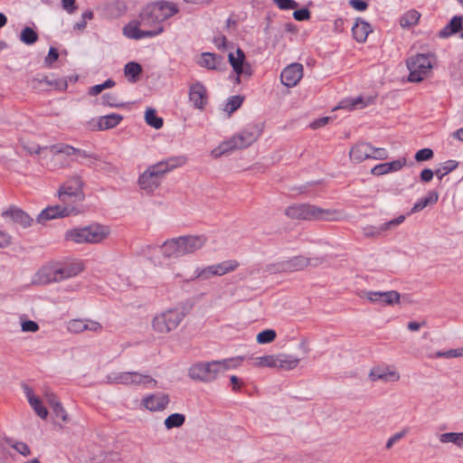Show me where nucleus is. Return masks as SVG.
I'll return each mask as SVG.
<instances>
[{
	"label": "nucleus",
	"instance_id": "f257e3e1",
	"mask_svg": "<svg viewBox=\"0 0 463 463\" xmlns=\"http://www.w3.org/2000/svg\"><path fill=\"white\" fill-rule=\"evenodd\" d=\"M207 242L204 235H186L166 241L161 246L162 254L166 258H180L195 253Z\"/></svg>",
	"mask_w": 463,
	"mask_h": 463
},
{
	"label": "nucleus",
	"instance_id": "f03ea898",
	"mask_svg": "<svg viewBox=\"0 0 463 463\" xmlns=\"http://www.w3.org/2000/svg\"><path fill=\"white\" fill-rule=\"evenodd\" d=\"M185 163L184 156L170 157L149 166L138 178L141 189L152 193L156 189L165 173Z\"/></svg>",
	"mask_w": 463,
	"mask_h": 463
},
{
	"label": "nucleus",
	"instance_id": "7ed1b4c3",
	"mask_svg": "<svg viewBox=\"0 0 463 463\" xmlns=\"http://www.w3.org/2000/svg\"><path fill=\"white\" fill-rule=\"evenodd\" d=\"M285 214L291 219L307 221H333L335 211L323 209L308 203L293 204L286 208Z\"/></svg>",
	"mask_w": 463,
	"mask_h": 463
},
{
	"label": "nucleus",
	"instance_id": "20e7f679",
	"mask_svg": "<svg viewBox=\"0 0 463 463\" xmlns=\"http://www.w3.org/2000/svg\"><path fill=\"white\" fill-rule=\"evenodd\" d=\"M261 133V128L258 125H250L239 134L233 136L229 141L222 143L213 153L215 156H221L229 150L242 149L250 146L257 140Z\"/></svg>",
	"mask_w": 463,
	"mask_h": 463
},
{
	"label": "nucleus",
	"instance_id": "39448f33",
	"mask_svg": "<svg viewBox=\"0 0 463 463\" xmlns=\"http://www.w3.org/2000/svg\"><path fill=\"white\" fill-rule=\"evenodd\" d=\"M261 133V128L258 125H250L239 134L233 136L229 141L222 143L213 153L215 156H221L229 150L242 149L250 146L257 140Z\"/></svg>",
	"mask_w": 463,
	"mask_h": 463
},
{
	"label": "nucleus",
	"instance_id": "423d86ee",
	"mask_svg": "<svg viewBox=\"0 0 463 463\" xmlns=\"http://www.w3.org/2000/svg\"><path fill=\"white\" fill-rule=\"evenodd\" d=\"M185 314L179 308H169L156 315L152 320V328L158 334H168L177 328Z\"/></svg>",
	"mask_w": 463,
	"mask_h": 463
},
{
	"label": "nucleus",
	"instance_id": "0eeeda50",
	"mask_svg": "<svg viewBox=\"0 0 463 463\" xmlns=\"http://www.w3.org/2000/svg\"><path fill=\"white\" fill-rule=\"evenodd\" d=\"M106 237L105 228L101 225H90L67 231L65 239L76 243H98Z\"/></svg>",
	"mask_w": 463,
	"mask_h": 463
},
{
	"label": "nucleus",
	"instance_id": "6e6552de",
	"mask_svg": "<svg viewBox=\"0 0 463 463\" xmlns=\"http://www.w3.org/2000/svg\"><path fill=\"white\" fill-rule=\"evenodd\" d=\"M407 68L410 71L409 81L420 82L430 72L432 64L429 55L417 54L407 60Z\"/></svg>",
	"mask_w": 463,
	"mask_h": 463
},
{
	"label": "nucleus",
	"instance_id": "1a4fd4ad",
	"mask_svg": "<svg viewBox=\"0 0 463 463\" xmlns=\"http://www.w3.org/2000/svg\"><path fill=\"white\" fill-rule=\"evenodd\" d=\"M215 361L200 362L193 364L188 371V375L194 381L202 383H212L219 375L218 365Z\"/></svg>",
	"mask_w": 463,
	"mask_h": 463
},
{
	"label": "nucleus",
	"instance_id": "9d476101",
	"mask_svg": "<svg viewBox=\"0 0 463 463\" xmlns=\"http://www.w3.org/2000/svg\"><path fill=\"white\" fill-rule=\"evenodd\" d=\"M83 181L78 175L71 177L60 186L58 190L59 200L74 198V201H83L85 195L82 191Z\"/></svg>",
	"mask_w": 463,
	"mask_h": 463
},
{
	"label": "nucleus",
	"instance_id": "9b49d317",
	"mask_svg": "<svg viewBox=\"0 0 463 463\" xmlns=\"http://www.w3.org/2000/svg\"><path fill=\"white\" fill-rule=\"evenodd\" d=\"M228 60L234 72L237 74V83H240L241 76H251L252 68L250 64L246 61L245 53L241 48H237L236 56L232 52H230L228 55Z\"/></svg>",
	"mask_w": 463,
	"mask_h": 463
},
{
	"label": "nucleus",
	"instance_id": "f8f14e48",
	"mask_svg": "<svg viewBox=\"0 0 463 463\" xmlns=\"http://www.w3.org/2000/svg\"><path fill=\"white\" fill-rule=\"evenodd\" d=\"M140 24L144 27L162 26L161 23L165 21L161 13V7H158L156 2L147 5L140 13Z\"/></svg>",
	"mask_w": 463,
	"mask_h": 463
},
{
	"label": "nucleus",
	"instance_id": "ddd939ff",
	"mask_svg": "<svg viewBox=\"0 0 463 463\" xmlns=\"http://www.w3.org/2000/svg\"><path fill=\"white\" fill-rule=\"evenodd\" d=\"M83 270V266L80 262L71 263L61 268H58L50 271L47 278L42 280L43 283H50L52 281H60L65 279L77 276Z\"/></svg>",
	"mask_w": 463,
	"mask_h": 463
},
{
	"label": "nucleus",
	"instance_id": "4468645a",
	"mask_svg": "<svg viewBox=\"0 0 463 463\" xmlns=\"http://www.w3.org/2000/svg\"><path fill=\"white\" fill-rule=\"evenodd\" d=\"M139 26H142L140 24V21H132L128 23L123 28L124 35L130 39L140 40L142 38L156 36L164 32L163 26H157L151 30H141L139 29Z\"/></svg>",
	"mask_w": 463,
	"mask_h": 463
},
{
	"label": "nucleus",
	"instance_id": "2eb2a0df",
	"mask_svg": "<svg viewBox=\"0 0 463 463\" xmlns=\"http://www.w3.org/2000/svg\"><path fill=\"white\" fill-rule=\"evenodd\" d=\"M363 295L373 304L383 306L394 305L400 302L401 295L396 290L390 291H364Z\"/></svg>",
	"mask_w": 463,
	"mask_h": 463
},
{
	"label": "nucleus",
	"instance_id": "dca6fc26",
	"mask_svg": "<svg viewBox=\"0 0 463 463\" xmlns=\"http://www.w3.org/2000/svg\"><path fill=\"white\" fill-rule=\"evenodd\" d=\"M123 119V117L118 113H111L92 118L90 121V128L93 131H103L117 127Z\"/></svg>",
	"mask_w": 463,
	"mask_h": 463
},
{
	"label": "nucleus",
	"instance_id": "f3484780",
	"mask_svg": "<svg viewBox=\"0 0 463 463\" xmlns=\"http://www.w3.org/2000/svg\"><path fill=\"white\" fill-rule=\"evenodd\" d=\"M303 77V66L300 63H292L287 66L280 74L282 84L287 87H294Z\"/></svg>",
	"mask_w": 463,
	"mask_h": 463
},
{
	"label": "nucleus",
	"instance_id": "a211bd4d",
	"mask_svg": "<svg viewBox=\"0 0 463 463\" xmlns=\"http://www.w3.org/2000/svg\"><path fill=\"white\" fill-rule=\"evenodd\" d=\"M189 99L195 109L203 110L208 102V95L205 87L199 81L190 87Z\"/></svg>",
	"mask_w": 463,
	"mask_h": 463
},
{
	"label": "nucleus",
	"instance_id": "6ab92c4d",
	"mask_svg": "<svg viewBox=\"0 0 463 463\" xmlns=\"http://www.w3.org/2000/svg\"><path fill=\"white\" fill-rule=\"evenodd\" d=\"M101 329L100 323L90 319H71L67 324V330L73 334L84 331L99 332Z\"/></svg>",
	"mask_w": 463,
	"mask_h": 463
},
{
	"label": "nucleus",
	"instance_id": "aec40b11",
	"mask_svg": "<svg viewBox=\"0 0 463 463\" xmlns=\"http://www.w3.org/2000/svg\"><path fill=\"white\" fill-rule=\"evenodd\" d=\"M169 402V395L163 392L150 394L142 400V404L151 411H164Z\"/></svg>",
	"mask_w": 463,
	"mask_h": 463
},
{
	"label": "nucleus",
	"instance_id": "412c9836",
	"mask_svg": "<svg viewBox=\"0 0 463 463\" xmlns=\"http://www.w3.org/2000/svg\"><path fill=\"white\" fill-rule=\"evenodd\" d=\"M73 212L72 207H61L60 204L48 206L41 212L37 217V221L40 223H43L46 221L62 218L71 215Z\"/></svg>",
	"mask_w": 463,
	"mask_h": 463
},
{
	"label": "nucleus",
	"instance_id": "4be33fe9",
	"mask_svg": "<svg viewBox=\"0 0 463 463\" xmlns=\"http://www.w3.org/2000/svg\"><path fill=\"white\" fill-rule=\"evenodd\" d=\"M404 220L405 216L400 215L397 218L381 224L380 226L367 225L363 229V234L367 238L378 237L384 232L402 223Z\"/></svg>",
	"mask_w": 463,
	"mask_h": 463
},
{
	"label": "nucleus",
	"instance_id": "5701e85b",
	"mask_svg": "<svg viewBox=\"0 0 463 463\" xmlns=\"http://www.w3.org/2000/svg\"><path fill=\"white\" fill-rule=\"evenodd\" d=\"M2 215L10 217L14 223L21 225L23 228L30 227L33 222V219L28 213L15 206H11Z\"/></svg>",
	"mask_w": 463,
	"mask_h": 463
},
{
	"label": "nucleus",
	"instance_id": "b1692460",
	"mask_svg": "<svg viewBox=\"0 0 463 463\" xmlns=\"http://www.w3.org/2000/svg\"><path fill=\"white\" fill-rule=\"evenodd\" d=\"M405 165L406 158L402 157L392 162L379 164L372 168L371 173L373 175H382L392 172H397L401 170Z\"/></svg>",
	"mask_w": 463,
	"mask_h": 463
},
{
	"label": "nucleus",
	"instance_id": "393cba45",
	"mask_svg": "<svg viewBox=\"0 0 463 463\" xmlns=\"http://www.w3.org/2000/svg\"><path fill=\"white\" fill-rule=\"evenodd\" d=\"M372 145L366 142H361L354 145L349 153L350 158L355 163H360L365 159H371Z\"/></svg>",
	"mask_w": 463,
	"mask_h": 463
},
{
	"label": "nucleus",
	"instance_id": "a878e982",
	"mask_svg": "<svg viewBox=\"0 0 463 463\" xmlns=\"http://www.w3.org/2000/svg\"><path fill=\"white\" fill-rule=\"evenodd\" d=\"M373 31L369 23L362 18H357L355 24L352 27V33L354 39L358 43H364L368 34Z\"/></svg>",
	"mask_w": 463,
	"mask_h": 463
},
{
	"label": "nucleus",
	"instance_id": "bb28decb",
	"mask_svg": "<svg viewBox=\"0 0 463 463\" xmlns=\"http://www.w3.org/2000/svg\"><path fill=\"white\" fill-rule=\"evenodd\" d=\"M25 394H26V397H27L29 404L33 409L35 413L41 419H43V420L46 419L47 416H48V411L43 406L42 401L38 397H36L33 394V391L30 388H28V387H25Z\"/></svg>",
	"mask_w": 463,
	"mask_h": 463
},
{
	"label": "nucleus",
	"instance_id": "cd10ccee",
	"mask_svg": "<svg viewBox=\"0 0 463 463\" xmlns=\"http://www.w3.org/2000/svg\"><path fill=\"white\" fill-rule=\"evenodd\" d=\"M439 194L436 191H429L427 195L418 200L410 211V214L420 212L428 205L435 204L438 202Z\"/></svg>",
	"mask_w": 463,
	"mask_h": 463
},
{
	"label": "nucleus",
	"instance_id": "c85d7f7f",
	"mask_svg": "<svg viewBox=\"0 0 463 463\" xmlns=\"http://www.w3.org/2000/svg\"><path fill=\"white\" fill-rule=\"evenodd\" d=\"M285 262L287 272H294L302 270L307 266H309L310 260L309 258H307L302 255H298L288 260H286Z\"/></svg>",
	"mask_w": 463,
	"mask_h": 463
},
{
	"label": "nucleus",
	"instance_id": "c756f323",
	"mask_svg": "<svg viewBox=\"0 0 463 463\" xmlns=\"http://www.w3.org/2000/svg\"><path fill=\"white\" fill-rule=\"evenodd\" d=\"M463 17L455 15L449 23L444 26L439 33L440 38H448L456 33H458L462 27Z\"/></svg>",
	"mask_w": 463,
	"mask_h": 463
},
{
	"label": "nucleus",
	"instance_id": "7c9ffc66",
	"mask_svg": "<svg viewBox=\"0 0 463 463\" xmlns=\"http://www.w3.org/2000/svg\"><path fill=\"white\" fill-rule=\"evenodd\" d=\"M369 376H370L371 380H373V381L383 380V381L396 382L400 379V375L398 373H396L394 371H386L380 367L372 369Z\"/></svg>",
	"mask_w": 463,
	"mask_h": 463
},
{
	"label": "nucleus",
	"instance_id": "2f4dec72",
	"mask_svg": "<svg viewBox=\"0 0 463 463\" xmlns=\"http://www.w3.org/2000/svg\"><path fill=\"white\" fill-rule=\"evenodd\" d=\"M142 71V66L136 61H129L124 67V74L131 83H136L139 80Z\"/></svg>",
	"mask_w": 463,
	"mask_h": 463
},
{
	"label": "nucleus",
	"instance_id": "473e14b6",
	"mask_svg": "<svg viewBox=\"0 0 463 463\" xmlns=\"http://www.w3.org/2000/svg\"><path fill=\"white\" fill-rule=\"evenodd\" d=\"M222 60V58L220 55L211 52H203L202 53L199 64L202 67L207 68L209 70H216L218 68V64L221 63Z\"/></svg>",
	"mask_w": 463,
	"mask_h": 463
},
{
	"label": "nucleus",
	"instance_id": "72a5a7b5",
	"mask_svg": "<svg viewBox=\"0 0 463 463\" xmlns=\"http://www.w3.org/2000/svg\"><path fill=\"white\" fill-rule=\"evenodd\" d=\"M238 266L239 263L235 260H229L212 265L214 276H222L224 274H227L236 269Z\"/></svg>",
	"mask_w": 463,
	"mask_h": 463
},
{
	"label": "nucleus",
	"instance_id": "f704fd0d",
	"mask_svg": "<svg viewBox=\"0 0 463 463\" xmlns=\"http://www.w3.org/2000/svg\"><path fill=\"white\" fill-rule=\"evenodd\" d=\"M299 364V359L296 358L290 354H279V362L278 368L283 370H292L296 368Z\"/></svg>",
	"mask_w": 463,
	"mask_h": 463
},
{
	"label": "nucleus",
	"instance_id": "c9c22d12",
	"mask_svg": "<svg viewBox=\"0 0 463 463\" xmlns=\"http://www.w3.org/2000/svg\"><path fill=\"white\" fill-rule=\"evenodd\" d=\"M243 360L242 356H237L223 360H214L215 364H219L218 365V372L219 373H224L225 371L229 369H234L240 366L241 361Z\"/></svg>",
	"mask_w": 463,
	"mask_h": 463
},
{
	"label": "nucleus",
	"instance_id": "e433bc0d",
	"mask_svg": "<svg viewBox=\"0 0 463 463\" xmlns=\"http://www.w3.org/2000/svg\"><path fill=\"white\" fill-rule=\"evenodd\" d=\"M185 422V415L182 413H173L165 418L164 424L167 430L180 428Z\"/></svg>",
	"mask_w": 463,
	"mask_h": 463
},
{
	"label": "nucleus",
	"instance_id": "4c0bfd02",
	"mask_svg": "<svg viewBox=\"0 0 463 463\" xmlns=\"http://www.w3.org/2000/svg\"><path fill=\"white\" fill-rule=\"evenodd\" d=\"M107 383L131 385L132 378L130 372H122L108 375Z\"/></svg>",
	"mask_w": 463,
	"mask_h": 463
},
{
	"label": "nucleus",
	"instance_id": "58836bf2",
	"mask_svg": "<svg viewBox=\"0 0 463 463\" xmlns=\"http://www.w3.org/2000/svg\"><path fill=\"white\" fill-rule=\"evenodd\" d=\"M146 123L156 129H159L163 127V118L156 116V109L148 108L145 113Z\"/></svg>",
	"mask_w": 463,
	"mask_h": 463
},
{
	"label": "nucleus",
	"instance_id": "ea45409f",
	"mask_svg": "<svg viewBox=\"0 0 463 463\" xmlns=\"http://www.w3.org/2000/svg\"><path fill=\"white\" fill-rule=\"evenodd\" d=\"M158 7H161V13L165 21L179 12L176 4L168 1H157Z\"/></svg>",
	"mask_w": 463,
	"mask_h": 463
},
{
	"label": "nucleus",
	"instance_id": "a19ab883",
	"mask_svg": "<svg viewBox=\"0 0 463 463\" xmlns=\"http://www.w3.org/2000/svg\"><path fill=\"white\" fill-rule=\"evenodd\" d=\"M279 354H269L257 357L254 365L257 367L278 368Z\"/></svg>",
	"mask_w": 463,
	"mask_h": 463
},
{
	"label": "nucleus",
	"instance_id": "79ce46f5",
	"mask_svg": "<svg viewBox=\"0 0 463 463\" xmlns=\"http://www.w3.org/2000/svg\"><path fill=\"white\" fill-rule=\"evenodd\" d=\"M420 14L416 10H411L405 13L400 19V25L403 28H408L418 23Z\"/></svg>",
	"mask_w": 463,
	"mask_h": 463
},
{
	"label": "nucleus",
	"instance_id": "37998d69",
	"mask_svg": "<svg viewBox=\"0 0 463 463\" xmlns=\"http://www.w3.org/2000/svg\"><path fill=\"white\" fill-rule=\"evenodd\" d=\"M439 441L442 443H453L458 447L463 446V432H447L440 434Z\"/></svg>",
	"mask_w": 463,
	"mask_h": 463
},
{
	"label": "nucleus",
	"instance_id": "c03bdc74",
	"mask_svg": "<svg viewBox=\"0 0 463 463\" xmlns=\"http://www.w3.org/2000/svg\"><path fill=\"white\" fill-rule=\"evenodd\" d=\"M458 165V162L456 160H448L444 162L441 166L435 170L436 176L441 180L445 175L454 171Z\"/></svg>",
	"mask_w": 463,
	"mask_h": 463
},
{
	"label": "nucleus",
	"instance_id": "a18cd8bd",
	"mask_svg": "<svg viewBox=\"0 0 463 463\" xmlns=\"http://www.w3.org/2000/svg\"><path fill=\"white\" fill-rule=\"evenodd\" d=\"M132 384H152L154 387L157 385V381L147 374H141L137 372H130Z\"/></svg>",
	"mask_w": 463,
	"mask_h": 463
},
{
	"label": "nucleus",
	"instance_id": "49530a36",
	"mask_svg": "<svg viewBox=\"0 0 463 463\" xmlns=\"http://www.w3.org/2000/svg\"><path fill=\"white\" fill-rule=\"evenodd\" d=\"M244 97L241 95H234L230 97L225 104L224 111H226L229 115L232 114L241 106Z\"/></svg>",
	"mask_w": 463,
	"mask_h": 463
},
{
	"label": "nucleus",
	"instance_id": "de8ad7c7",
	"mask_svg": "<svg viewBox=\"0 0 463 463\" xmlns=\"http://www.w3.org/2000/svg\"><path fill=\"white\" fill-rule=\"evenodd\" d=\"M38 33L31 27L26 26L20 34V40L27 45H32L38 41Z\"/></svg>",
	"mask_w": 463,
	"mask_h": 463
},
{
	"label": "nucleus",
	"instance_id": "09e8293b",
	"mask_svg": "<svg viewBox=\"0 0 463 463\" xmlns=\"http://www.w3.org/2000/svg\"><path fill=\"white\" fill-rule=\"evenodd\" d=\"M5 441L14 449L19 454L27 457L31 454L30 448L23 441H14L11 438H5Z\"/></svg>",
	"mask_w": 463,
	"mask_h": 463
},
{
	"label": "nucleus",
	"instance_id": "8fccbe9b",
	"mask_svg": "<svg viewBox=\"0 0 463 463\" xmlns=\"http://www.w3.org/2000/svg\"><path fill=\"white\" fill-rule=\"evenodd\" d=\"M212 277H214V273H213V267L211 265V266H207L205 268H197L194 270V277L192 279H188V281L194 280V279L206 280V279H211Z\"/></svg>",
	"mask_w": 463,
	"mask_h": 463
},
{
	"label": "nucleus",
	"instance_id": "3c124183",
	"mask_svg": "<svg viewBox=\"0 0 463 463\" xmlns=\"http://www.w3.org/2000/svg\"><path fill=\"white\" fill-rule=\"evenodd\" d=\"M277 334L273 329H266L257 335L259 344H269L275 340Z\"/></svg>",
	"mask_w": 463,
	"mask_h": 463
},
{
	"label": "nucleus",
	"instance_id": "603ef678",
	"mask_svg": "<svg viewBox=\"0 0 463 463\" xmlns=\"http://www.w3.org/2000/svg\"><path fill=\"white\" fill-rule=\"evenodd\" d=\"M463 356V348L449 349L448 351H438L435 353L433 357L435 358H455Z\"/></svg>",
	"mask_w": 463,
	"mask_h": 463
},
{
	"label": "nucleus",
	"instance_id": "864d4df0",
	"mask_svg": "<svg viewBox=\"0 0 463 463\" xmlns=\"http://www.w3.org/2000/svg\"><path fill=\"white\" fill-rule=\"evenodd\" d=\"M434 156L433 150L430 148H422L416 152L414 158L417 162L428 161Z\"/></svg>",
	"mask_w": 463,
	"mask_h": 463
},
{
	"label": "nucleus",
	"instance_id": "5fc2aeb1",
	"mask_svg": "<svg viewBox=\"0 0 463 463\" xmlns=\"http://www.w3.org/2000/svg\"><path fill=\"white\" fill-rule=\"evenodd\" d=\"M366 103L364 101L362 97H356L351 100L342 102V108H348L349 109H354L356 108H364Z\"/></svg>",
	"mask_w": 463,
	"mask_h": 463
},
{
	"label": "nucleus",
	"instance_id": "6e6d98bb",
	"mask_svg": "<svg viewBox=\"0 0 463 463\" xmlns=\"http://www.w3.org/2000/svg\"><path fill=\"white\" fill-rule=\"evenodd\" d=\"M266 271L269 273L287 272L285 260L271 263L266 266Z\"/></svg>",
	"mask_w": 463,
	"mask_h": 463
},
{
	"label": "nucleus",
	"instance_id": "4d7b16f0",
	"mask_svg": "<svg viewBox=\"0 0 463 463\" xmlns=\"http://www.w3.org/2000/svg\"><path fill=\"white\" fill-rule=\"evenodd\" d=\"M274 4L281 10H292L298 7L294 0H273Z\"/></svg>",
	"mask_w": 463,
	"mask_h": 463
},
{
	"label": "nucleus",
	"instance_id": "13d9d810",
	"mask_svg": "<svg viewBox=\"0 0 463 463\" xmlns=\"http://www.w3.org/2000/svg\"><path fill=\"white\" fill-rule=\"evenodd\" d=\"M61 201V207H72L73 212L71 215H76L80 213V210L78 209V205L82 203L83 201H74V198H66L65 200H60Z\"/></svg>",
	"mask_w": 463,
	"mask_h": 463
},
{
	"label": "nucleus",
	"instance_id": "bf43d9fd",
	"mask_svg": "<svg viewBox=\"0 0 463 463\" xmlns=\"http://www.w3.org/2000/svg\"><path fill=\"white\" fill-rule=\"evenodd\" d=\"M388 157V152L383 147H373L372 146L371 158L375 160H384Z\"/></svg>",
	"mask_w": 463,
	"mask_h": 463
},
{
	"label": "nucleus",
	"instance_id": "052dcab7",
	"mask_svg": "<svg viewBox=\"0 0 463 463\" xmlns=\"http://www.w3.org/2000/svg\"><path fill=\"white\" fill-rule=\"evenodd\" d=\"M59 58V52L56 48L51 47L47 56L44 59V63L47 67H52V63Z\"/></svg>",
	"mask_w": 463,
	"mask_h": 463
},
{
	"label": "nucleus",
	"instance_id": "680f3d73",
	"mask_svg": "<svg viewBox=\"0 0 463 463\" xmlns=\"http://www.w3.org/2000/svg\"><path fill=\"white\" fill-rule=\"evenodd\" d=\"M52 411L56 418L61 419L64 422L68 421V414L61 403H56Z\"/></svg>",
	"mask_w": 463,
	"mask_h": 463
},
{
	"label": "nucleus",
	"instance_id": "e2e57ef3",
	"mask_svg": "<svg viewBox=\"0 0 463 463\" xmlns=\"http://www.w3.org/2000/svg\"><path fill=\"white\" fill-rule=\"evenodd\" d=\"M293 17L297 21H307L310 18V12L307 8H301L293 13Z\"/></svg>",
	"mask_w": 463,
	"mask_h": 463
},
{
	"label": "nucleus",
	"instance_id": "0e129e2a",
	"mask_svg": "<svg viewBox=\"0 0 463 463\" xmlns=\"http://www.w3.org/2000/svg\"><path fill=\"white\" fill-rule=\"evenodd\" d=\"M74 155H77V156H79L80 157H83V158H89V159H91L93 161L99 160V156L97 154L90 153V152H88L86 150L76 148V147H75Z\"/></svg>",
	"mask_w": 463,
	"mask_h": 463
},
{
	"label": "nucleus",
	"instance_id": "69168bd1",
	"mask_svg": "<svg viewBox=\"0 0 463 463\" xmlns=\"http://www.w3.org/2000/svg\"><path fill=\"white\" fill-rule=\"evenodd\" d=\"M38 329V324L33 320H26L22 323V330L24 332H36Z\"/></svg>",
	"mask_w": 463,
	"mask_h": 463
},
{
	"label": "nucleus",
	"instance_id": "338daca9",
	"mask_svg": "<svg viewBox=\"0 0 463 463\" xmlns=\"http://www.w3.org/2000/svg\"><path fill=\"white\" fill-rule=\"evenodd\" d=\"M349 5L357 11H364L368 7V3L364 0H350Z\"/></svg>",
	"mask_w": 463,
	"mask_h": 463
},
{
	"label": "nucleus",
	"instance_id": "774afa93",
	"mask_svg": "<svg viewBox=\"0 0 463 463\" xmlns=\"http://www.w3.org/2000/svg\"><path fill=\"white\" fill-rule=\"evenodd\" d=\"M330 120H331L330 117H323L317 120H314L313 122L310 123L309 126L312 129H317L321 127L326 126Z\"/></svg>",
	"mask_w": 463,
	"mask_h": 463
}]
</instances>
